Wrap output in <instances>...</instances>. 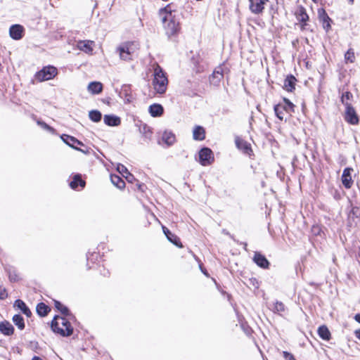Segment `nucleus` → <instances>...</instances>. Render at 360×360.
<instances>
[{"label":"nucleus","instance_id":"obj_1","mask_svg":"<svg viewBox=\"0 0 360 360\" xmlns=\"http://www.w3.org/2000/svg\"><path fill=\"white\" fill-rule=\"evenodd\" d=\"M51 327L54 333H58L63 337H68L72 334L73 328L66 318L56 316L51 321Z\"/></svg>","mask_w":360,"mask_h":360},{"label":"nucleus","instance_id":"obj_2","mask_svg":"<svg viewBox=\"0 0 360 360\" xmlns=\"http://www.w3.org/2000/svg\"><path fill=\"white\" fill-rule=\"evenodd\" d=\"M139 49V45L137 42L127 41L117 47L116 52L119 54L121 60H130L136 56Z\"/></svg>","mask_w":360,"mask_h":360},{"label":"nucleus","instance_id":"obj_3","mask_svg":"<svg viewBox=\"0 0 360 360\" xmlns=\"http://www.w3.org/2000/svg\"><path fill=\"white\" fill-rule=\"evenodd\" d=\"M154 70V78L152 81V85L157 94H163L165 93L168 85L167 74L162 69Z\"/></svg>","mask_w":360,"mask_h":360},{"label":"nucleus","instance_id":"obj_4","mask_svg":"<svg viewBox=\"0 0 360 360\" xmlns=\"http://www.w3.org/2000/svg\"><path fill=\"white\" fill-rule=\"evenodd\" d=\"M169 19H167V22L164 23L166 34L171 37L177 34L180 31V24L179 20L175 18L174 15L168 16Z\"/></svg>","mask_w":360,"mask_h":360},{"label":"nucleus","instance_id":"obj_5","mask_svg":"<svg viewBox=\"0 0 360 360\" xmlns=\"http://www.w3.org/2000/svg\"><path fill=\"white\" fill-rule=\"evenodd\" d=\"M212 151L208 148H203L199 152V161L202 166H207L214 162Z\"/></svg>","mask_w":360,"mask_h":360},{"label":"nucleus","instance_id":"obj_6","mask_svg":"<svg viewBox=\"0 0 360 360\" xmlns=\"http://www.w3.org/2000/svg\"><path fill=\"white\" fill-rule=\"evenodd\" d=\"M58 74L57 69H41L35 75V79L44 82L54 77Z\"/></svg>","mask_w":360,"mask_h":360},{"label":"nucleus","instance_id":"obj_7","mask_svg":"<svg viewBox=\"0 0 360 360\" xmlns=\"http://www.w3.org/2000/svg\"><path fill=\"white\" fill-rule=\"evenodd\" d=\"M345 120L351 124H357L359 122L358 115L352 105L345 107Z\"/></svg>","mask_w":360,"mask_h":360},{"label":"nucleus","instance_id":"obj_8","mask_svg":"<svg viewBox=\"0 0 360 360\" xmlns=\"http://www.w3.org/2000/svg\"><path fill=\"white\" fill-rule=\"evenodd\" d=\"M318 17H319V21L322 23L323 28L326 32H328V30L331 28L330 22L332 20L330 18V17L328 15L325 9H323L322 8L318 9Z\"/></svg>","mask_w":360,"mask_h":360},{"label":"nucleus","instance_id":"obj_9","mask_svg":"<svg viewBox=\"0 0 360 360\" xmlns=\"http://www.w3.org/2000/svg\"><path fill=\"white\" fill-rule=\"evenodd\" d=\"M249 1L251 12L259 14L263 11L264 5L268 2V0H249Z\"/></svg>","mask_w":360,"mask_h":360},{"label":"nucleus","instance_id":"obj_10","mask_svg":"<svg viewBox=\"0 0 360 360\" xmlns=\"http://www.w3.org/2000/svg\"><path fill=\"white\" fill-rule=\"evenodd\" d=\"M24 28L22 25L16 24L12 25L9 29V34L12 39L19 40L22 38Z\"/></svg>","mask_w":360,"mask_h":360},{"label":"nucleus","instance_id":"obj_11","mask_svg":"<svg viewBox=\"0 0 360 360\" xmlns=\"http://www.w3.org/2000/svg\"><path fill=\"white\" fill-rule=\"evenodd\" d=\"M94 46L95 42L91 40H83L77 42V48L86 53H91Z\"/></svg>","mask_w":360,"mask_h":360},{"label":"nucleus","instance_id":"obj_12","mask_svg":"<svg viewBox=\"0 0 360 360\" xmlns=\"http://www.w3.org/2000/svg\"><path fill=\"white\" fill-rule=\"evenodd\" d=\"M353 171L352 168H345L342 175V183L347 188H350L352 186L353 181L351 176V172Z\"/></svg>","mask_w":360,"mask_h":360},{"label":"nucleus","instance_id":"obj_13","mask_svg":"<svg viewBox=\"0 0 360 360\" xmlns=\"http://www.w3.org/2000/svg\"><path fill=\"white\" fill-rule=\"evenodd\" d=\"M253 261L258 265L259 267L263 269H268L269 266V262L267 259L262 255L260 252H256L255 253Z\"/></svg>","mask_w":360,"mask_h":360},{"label":"nucleus","instance_id":"obj_14","mask_svg":"<svg viewBox=\"0 0 360 360\" xmlns=\"http://www.w3.org/2000/svg\"><path fill=\"white\" fill-rule=\"evenodd\" d=\"M61 139L67 145H68L71 148H75L77 150L81 151V152H82L83 153H85V154L89 153L88 150H84L79 148H77V146H75L76 141H77V139H75V137L69 136V135L63 134L61 136Z\"/></svg>","mask_w":360,"mask_h":360},{"label":"nucleus","instance_id":"obj_15","mask_svg":"<svg viewBox=\"0 0 360 360\" xmlns=\"http://www.w3.org/2000/svg\"><path fill=\"white\" fill-rule=\"evenodd\" d=\"M297 20L302 22L303 24L301 25V29L304 30L305 26L307 25L306 22L309 20V16L306 13V10L304 7L301 6L296 13Z\"/></svg>","mask_w":360,"mask_h":360},{"label":"nucleus","instance_id":"obj_16","mask_svg":"<svg viewBox=\"0 0 360 360\" xmlns=\"http://www.w3.org/2000/svg\"><path fill=\"white\" fill-rule=\"evenodd\" d=\"M236 145L238 149L247 155H250V153L252 151L250 144L240 138L236 139Z\"/></svg>","mask_w":360,"mask_h":360},{"label":"nucleus","instance_id":"obj_17","mask_svg":"<svg viewBox=\"0 0 360 360\" xmlns=\"http://www.w3.org/2000/svg\"><path fill=\"white\" fill-rule=\"evenodd\" d=\"M296 78L292 75H288L284 80L283 88L288 91H292L295 88Z\"/></svg>","mask_w":360,"mask_h":360},{"label":"nucleus","instance_id":"obj_18","mask_svg":"<svg viewBox=\"0 0 360 360\" xmlns=\"http://www.w3.org/2000/svg\"><path fill=\"white\" fill-rule=\"evenodd\" d=\"M105 124L108 126H118L121 123L120 118L115 115H105L103 118Z\"/></svg>","mask_w":360,"mask_h":360},{"label":"nucleus","instance_id":"obj_19","mask_svg":"<svg viewBox=\"0 0 360 360\" xmlns=\"http://www.w3.org/2000/svg\"><path fill=\"white\" fill-rule=\"evenodd\" d=\"M193 139L196 141H202L205 138V131L203 127L196 126L193 131Z\"/></svg>","mask_w":360,"mask_h":360},{"label":"nucleus","instance_id":"obj_20","mask_svg":"<svg viewBox=\"0 0 360 360\" xmlns=\"http://www.w3.org/2000/svg\"><path fill=\"white\" fill-rule=\"evenodd\" d=\"M162 230L165 233V235L167 236V239L179 247H182L181 244H179V239L174 234H173L165 226H162Z\"/></svg>","mask_w":360,"mask_h":360},{"label":"nucleus","instance_id":"obj_21","mask_svg":"<svg viewBox=\"0 0 360 360\" xmlns=\"http://www.w3.org/2000/svg\"><path fill=\"white\" fill-rule=\"evenodd\" d=\"M0 331L6 335H11L13 333L14 328L9 322L3 321L0 323Z\"/></svg>","mask_w":360,"mask_h":360},{"label":"nucleus","instance_id":"obj_22","mask_svg":"<svg viewBox=\"0 0 360 360\" xmlns=\"http://www.w3.org/2000/svg\"><path fill=\"white\" fill-rule=\"evenodd\" d=\"M87 89L93 94H98L103 90V85L98 82H90L88 85Z\"/></svg>","mask_w":360,"mask_h":360},{"label":"nucleus","instance_id":"obj_23","mask_svg":"<svg viewBox=\"0 0 360 360\" xmlns=\"http://www.w3.org/2000/svg\"><path fill=\"white\" fill-rule=\"evenodd\" d=\"M163 108L160 104H153L149 107V112L153 117H159L163 114Z\"/></svg>","mask_w":360,"mask_h":360},{"label":"nucleus","instance_id":"obj_24","mask_svg":"<svg viewBox=\"0 0 360 360\" xmlns=\"http://www.w3.org/2000/svg\"><path fill=\"white\" fill-rule=\"evenodd\" d=\"M14 307H16L18 309H20L22 311V312L28 317H30L32 314L31 311L26 306L25 303L21 300H15L14 303Z\"/></svg>","mask_w":360,"mask_h":360},{"label":"nucleus","instance_id":"obj_25","mask_svg":"<svg viewBox=\"0 0 360 360\" xmlns=\"http://www.w3.org/2000/svg\"><path fill=\"white\" fill-rule=\"evenodd\" d=\"M223 69L214 70L212 75L210 77V81L212 84L216 85L223 77Z\"/></svg>","mask_w":360,"mask_h":360},{"label":"nucleus","instance_id":"obj_26","mask_svg":"<svg viewBox=\"0 0 360 360\" xmlns=\"http://www.w3.org/2000/svg\"><path fill=\"white\" fill-rule=\"evenodd\" d=\"M162 141L167 145L172 146L176 141L175 135L171 131H165L162 134Z\"/></svg>","mask_w":360,"mask_h":360},{"label":"nucleus","instance_id":"obj_27","mask_svg":"<svg viewBox=\"0 0 360 360\" xmlns=\"http://www.w3.org/2000/svg\"><path fill=\"white\" fill-rule=\"evenodd\" d=\"M278 105H283L282 110H285L287 114H290L294 111L295 105L287 98H283V102Z\"/></svg>","mask_w":360,"mask_h":360},{"label":"nucleus","instance_id":"obj_28","mask_svg":"<svg viewBox=\"0 0 360 360\" xmlns=\"http://www.w3.org/2000/svg\"><path fill=\"white\" fill-rule=\"evenodd\" d=\"M110 180L112 184H114L116 187H117L120 189H122L125 186V182L118 175H110Z\"/></svg>","mask_w":360,"mask_h":360},{"label":"nucleus","instance_id":"obj_29","mask_svg":"<svg viewBox=\"0 0 360 360\" xmlns=\"http://www.w3.org/2000/svg\"><path fill=\"white\" fill-rule=\"evenodd\" d=\"M160 15L162 17V21L163 23L167 22V19H169V14L173 15L172 11L170 8V5H167L163 8L160 10Z\"/></svg>","mask_w":360,"mask_h":360},{"label":"nucleus","instance_id":"obj_30","mask_svg":"<svg viewBox=\"0 0 360 360\" xmlns=\"http://www.w3.org/2000/svg\"><path fill=\"white\" fill-rule=\"evenodd\" d=\"M318 334L324 340H329L330 333L326 326H321L318 328Z\"/></svg>","mask_w":360,"mask_h":360},{"label":"nucleus","instance_id":"obj_31","mask_svg":"<svg viewBox=\"0 0 360 360\" xmlns=\"http://www.w3.org/2000/svg\"><path fill=\"white\" fill-rule=\"evenodd\" d=\"M50 311V308L43 302L39 303L37 306V312L40 316H45Z\"/></svg>","mask_w":360,"mask_h":360},{"label":"nucleus","instance_id":"obj_32","mask_svg":"<svg viewBox=\"0 0 360 360\" xmlns=\"http://www.w3.org/2000/svg\"><path fill=\"white\" fill-rule=\"evenodd\" d=\"M79 185L84 187L85 186V181L81 179L79 175H75L73 180L70 182V186L72 188L75 189Z\"/></svg>","mask_w":360,"mask_h":360},{"label":"nucleus","instance_id":"obj_33","mask_svg":"<svg viewBox=\"0 0 360 360\" xmlns=\"http://www.w3.org/2000/svg\"><path fill=\"white\" fill-rule=\"evenodd\" d=\"M13 321L15 323V325L17 326L20 330H22L25 328L24 319L21 315H20V314L14 315L13 317Z\"/></svg>","mask_w":360,"mask_h":360},{"label":"nucleus","instance_id":"obj_34","mask_svg":"<svg viewBox=\"0 0 360 360\" xmlns=\"http://www.w3.org/2000/svg\"><path fill=\"white\" fill-rule=\"evenodd\" d=\"M352 98L353 95L350 92L346 91L342 95L341 101L345 107H347L348 105H352L349 101L352 99Z\"/></svg>","mask_w":360,"mask_h":360},{"label":"nucleus","instance_id":"obj_35","mask_svg":"<svg viewBox=\"0 0 360 360\" xmlns=\"http://www.w3.org/2000/svg\"><path fill=\"white\" fill-rule=\"evenodd\" d=\"M89 118L94 122H98L101 120L102 115L98 110H91L89 113Z\"/></svg>","mask_w":360,"mask_h":360},{"label":"nucleus","instance_id":"obj_36","mask_svg":"<svg viewBox=\"0 0 360 360\" xmlns=\"http://www.w3.org/2000/svg\"><path fill=\"white\" fill-rule=\"evenodd\" d=\"M55 307L59 310L63 315L69 316L70 315L69 313L68 309L63 306L60 302L55 300Z\"/></svg>","mask_w":360,"mask_h":360},{"label":"nucleus","instance_id":"obj_37","mask_svg":"<svg viewBox=\"0 0 360 360\" xmlns=\"http://www.w3.org/2000/svg\"><path fill=\"white\" fill-rule=\"evenodd\" d=\"M282 108L283 105L278 104L274 107L275 113L281 120H283L284 119V115L285 112V110H282Z\"/></svg>","mask_w":360,"mask_h":360},{"label":"nucleus","instance_id":"obj_38","mask_svg":"<svg viewBox=\"0 0 360 360\" xmlns=\"http://www.w3.org/2000/svg\"><path fill=\"white\" fill-rule=\"evenodd\" d=\"M345 58L347 62L353 63L355 58L354 51L352 49L348 50L345 55Z\"/></svg>","mask_w":360,"mask_h":360},{"label":"nucleus","instance_id":"obj_39","mask_svg":"<svg viewBox=\"0 0 360 360\" xmlns=\"http://www.w3.org/2000/svg\"><path fill=\"white\" fill-rule=\"evenodd\" d=\"M117 169L122 175H124V174H127L129 176V177H133V176L128 172L127 167L123 165H118Z\"/></svg>","mask_w":360,"mask_h":360},{"label":"nucleus","instance_id":"obj_40","mask_svg":"<svg viewBox=\"0 0 360 360\" xmlns=\"http://www.w3.org/2000/svg\"><path fill=\"white\" fill-rule=\"evenodd\" d=\"M274 310L277 312H282L285 311V305L281 302H276L274 304Z\"/></svg>","mask_w":360,"mask_h":360},{"label":"nucleus","instance_id":"obj_41","mask_svg":"<svg viewBox=\"0 0 360 360\" xmlns=\"http://www.w3.org/2000/svg\"><path fill=\"white\" fill-rule=\"evenodd\" d=\"M37 124L46 130H48L49 131H53V129L51 127H50L49 125H48L46 123H45L44 122L38 121Z\"/></svg>","mask_w":360,"mask_h":360},{"label":"nucleus","instance_id":"obj_42","mask_svg":"<svg viewBox=\"0 0 360 360\" xmlns=\"http://www.w3.org/2000/svg\"><path fill=\"white\" fill-rule=\"evenodd\" d=\"M8 293L5 288L0 286V299L4 300L7 297Z\"/></svg>","mask_w":360,"mask_h":360},{"label":"nucleus","instance_id":"obj_43","mask_svg":"<svg viewBox=\"0 0 360 360\" xmlns=\"http://www.w3.org/2000/svg\"><path fill=\"white\" fill-rule=\"evenodd\" d=\"M8 276H9L10 280L12 281H17L18 279V275L16 274L15 271H13V272L12 271H9Z\"/></svg>","mask_w":360,"mask_h":360},{"label":"nucleus","instance_id":"obj_44","mask_svg":"<svg viewBox=\"0 0 360 360\" xmlns=\"http://www.w3.org/2000/svg\"><path fill=\"white\" fill-rule=\"evenodd\" d=\"M283 355L285 360H295L293 355L288 352H283Z\"/></svg>","mask_w":360,"mask_h":360},{"label":"nucleus","instance_id":"obj_45","mask_svg":"<svg viewBox=\"0 0 360 360\" xmlns=\"http://www.w3.org/2000/svg\"><path fill=\"white\" fill-rule=\"evenodd\" d=\"M143 133L145 134L146 136H148V134H150L152 133L150 128L147 126L146 124H144L143 127Z\"/></svg>","mask_w":360,"mask_h":360},{"label":"nucleus","instance_id":"obj_46","mask_svg":"<svg viewBox=\"0 0 360 360\" xmlns=\"http://www.w3.org/2000/svg\"><path fill=\"white\" fill-rule=\"evenodd\" d=\"M355 336L360 340V329L356 330L354 332Z\"/></svg>","mask_w":360,"mask_h":360},{"label":"nucleus","instance_id":"obj_47","mask_svg":"<svg viewBox=\"0 0 360 360\" xmlns=\"http://www.w3.org/2000/svg\"><path fill=\"white\" fill-rule=\"evenodd\" d=\"M354 319L360 323V314H357L354 316Z\"/></svg>","mask_w":360,"mask_h":360},{"label":"nucleus","instance_id":"obj_48","mask_svg":"<svg viewBox=\"0 0 360 360\" xmlns=\"http://www.w3.org/2000/svg\"><path fill=\"white\" fill-rule=\"evenodd\" d=\"M75 144H77L79 146H84L83 143L81 142L80 141L77 140V141H76Z\"/></svg>","mask_w":360,"mask_h":360},{"label":"nucleus","instance_id":"obj_49","mask_svg":"<svg viewBox=\"0 0 360 360\" xmlns=\"http://www.w3.org/2000/svg\"><path fill=\"white\" fill-rule=\"evenodd\" d=\"M32 360H42V359L39 356H34Z\"/></svg>","mask_w":360,"mask_h":360},{"label":"nucleus","instance_id":"obj_50","mask_svg":"<svg viewBox=\"0 0 360 360\" xmlns=\"http://www.w3.org/2000/svg\"><path fill=\"white\" fill-rule=\"evenodd\" d=\"M44 68H55L54 66L53 65H49L47 66H44Z\"/></svg>","mask_w":360,"mask_h":360},{"label":"nucleus","instance_id":"obj_51","mask_svg":"<svg viewBox=\"0 0 360 360\" xmlns=\"http://www.w3.org/2000/svg\"><path fill=\"white\" fill-rule=\"evenodd\" d=\"M354 0H349V3L350 4H354Z\"/></svg>","mask_w":360,"mask_h":360},{"label":"nucleus","instance_id":"obj_52","mask_svg":"<svg viewBox=\"0 0 360 360\" xmlns=\"http://www.w3.org/2000/svg\"><path fill=\"white\" fill-rule=\"evenodd\" d=\"M312 1H314V2H316V0H312Z\"/></svg>","mask_w":360,"mask_h":360}]
</instances>
